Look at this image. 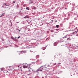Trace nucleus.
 Instances as JSON below:
<instances>
[{
    "label": "nucleus",
    "instance_id": "1",
    "mask_svg": "<svg viewBox=\"0 0 78 78\" xmlns=\"http://www.w3.org/2000/svg\"><path fill=\"white\" fill-rule=\"evenodd\" d=\"M74 47L72 48H70V47H68V48L69 50V51L71 53H73V52H75L77 51V50H76V49L75 48V47H78V45L76 44H74Z\"/></svg>",
    "mask_w": 78,
    "mask_h": 78
},
{
    "label": "nucleus",
    "instance_id": "2",
    "mask_svg": "<svg viewBox=\"0 0 78 78\" xmlns=\"http://www.w3.org/2000/svg\"><path fill=\"white\" fill-rule=\"evenodd\" d=\"M42 67H43V66L40 67L39 69H38L36 71V72H39V71H40V72L42 71V69H43V68H42Z\"/></svg>",
    "mask_w": 78,
    "mask_h": 78
},
{
    "label": "nucleus",
    "instance_id": "3",
    "mask_svg": "<svg viewBox=\"0 0 78 78\" xmlns=\"http://www.w3.org/2000/svg\"><path fill=\"white\" fill-rule=\"evenodd\" d=\"M41 60H38L37 61V62L38 64H40L41 63Z\"/></svg>",
    "mask_w": 78,
    "mask_h": 78
},
{
    "label": "nucleus",
    "instance_id": "4",
    "mask_svg": "<svg viewBox=\"0 0 78 78\" xmlns=\"http://www.w3.org/2000/svg\"><path fill=\"white\" fill-rule=\"evenodd\" d=\"M58 44V42L57 41L56 42H55L54 43V46H56V45H57V44Z\"/></svg>",
    "mask_w": 78,
    "mask_h": 78
},
{
    "label": "nucleus",
    "instance_id": "5",
    "mask_svg": "<svg viewBox=\"0 0 78 78\" xmlns=\"http://www.w3.org/2000/svg\"><path fill=\"white\" fill-rule=\"evenodd\" d=\"M5 13H3L2 14V15H0V17H3L4 16H5Z\"/></svg>",
    "mask_w": 78,
    "mask_h": 78
},
{
    "label": "nucleus",
    "instance_id": "6",
    "mask_svg": "<svg viewBox=\"0 0 78 78\" xmlns=\"http://www.w3.org/2000/svg\"><path fill=\"white\" fill-rule=\"evenodd\" d=\"M4 5H5V6H9V5L7 3H5L3 4Z\"/></svg>",
    "mask_w": 78,
    "mask_h": 78
},
{
    "label": "nucleus",
    "instance_id": "7",
    "mask_svg": "<svg viewBox=\"0 0 78 78\" xmlns=\"http://www.w3.org/2000/svg\"><path fill=\"white\" fill-rule=\"evenodd\" d=\"M30 17L28 16V15H27L25 16V17H24V19H28V18H29Z\"/></svg>",
    "mask_w": 78,
    "mask_h": 78
},
{
    "label": "nucleus",
    "instance_id": "8",
    "mask_svg": "<svg viewBox=\"0 0 78 78\" xmlns=\"http://www.w3.org/2000/svg\"><path fill=\"white\" fill-rule=\"evenodd\" d=\"M29 72H32V71H33V69L31 68H29Z\"/></svg>",
    "mask_w": 78,
    "mask_h": 78
},
{
    "label": "nucleus",
    "instance_id": "9",
    "mask_svg": "<svg viewBox=\"0 0 78 78\" xmlns=\"http://www.w3.org/2000/svg\"><path fill=\"white\" fill-rule=\"evenodd\" d=\"M23 68H24V69H25V68H27V66H25L24 65L23 66Z\"/></svg>",
    "mask_w": 78,
    "mask_h": 78
},
{
    "label": "nucleus",
    "instance_id": "10",
    "mask_svg": "<svg viewBox=\"0 0 78 78\" xmlns=\"http://www.w3.org/2000/svg\"><path fill=\"white\" fill-rule=\"evenodd\" d=\"M77 33V32L76 31H75L74 32L72 33V34H76Z\"/></svg>",
    "mask_w": 78,
    "mask_h": 78
},
{
    "label": "nucleus",
    "instance_id": "11",
    "mask_svg": "<svg viewBox=\"0 0 78 78\" xmlns=\"http://www.w3.org/2000/svg\"><path fill=\"white\" fill-rule=\"evenodd\" d=\"M14 41L16 42H18V40L17 39H14Z\"/></svg>",
    "mask_w": 78,
    "mask_h": 78
},
{
    "label": "nucleus",
    "instance_id": "12",
    "mask_svg": "<svg viewBox=\"0 0 78 78\" xmlns=\"http://www.w3.org/2000/svg\"><path fill=\"white\" fill-rule=\"evenodd\" d=\"M61 42H63L64 44H66V41H61Z\"/></svg>",
    "mask_w": 78,
    "mask_h": 78
},
{
    "label": "nucleus",
    "instance_id": "13",
    "mask_svg": "<svg viewBox=\"0 0 78 78\" xmlns=\"http://www.w3.org/2000/svg\"><path fill=\"white\" fill-rule=\"evenodd\" d=\"M43 50H44L46 48L44 47H42Z\"/></svg>",
    "mask_w": 78,
    "mask_h": 78
},
{
    "label": "nucleus",
    "instance_id": "14",
    "mask_svg": "<svg viewBox=\"0 0 78 78\" xmlns=\"http://www.w3.org/2000/svg\"><path fill=\"white\" fill-rule=\"evenodd\" d=\"M26 9H27L28 11H29V10H30V8H29V7H27Z\"/></svg>",
    "mask_w": 78,
    "mask_h": 78
},
{
    "label": "nucleus",
    "instance_id": "15",
    "mask_svg": "<svg viewBox=\"0 0 78 78\" xmlns=\"http://www.w3.org/2000/svg\"><path fill=\"white\" fill-rule=\"evenodd\" d=\"M69 18H65L64 19V20H69Z\"/></svg>",
    "mask_w": 78,
    "mask_h": 78
},
{
    "label": "nucleus",
    "instance_id": "16",
    "mask_svg": "<svg viewBox=\"0 0 78 78\" xmlns=\"http://www.w3.org/2000/svg\"><path fill=\"white\" fill-rule=\"evenodd\" d=\"M16 8H19V4H17L16 5Z\"/></svg>",
    "mask_w": 78,
    "mask_h": 78
},
{
    "label": "nucleus",
    "instance_id": "17",
    "mask_svg": "<svg viewBox=\"0 0 78 78\" xmlns=\"http://www.w3.org/2000/svg\"><path fill=\"white\" fill-rule=\"evenodd\" d=\"M73 6H75V3H73Z\"/></svg>",
    "mask_w": 78,
    "mask_h": 78
},
{
    "label": "nucleus",
    "instance_id": "18",
    "mask_svg": "<svg viewBox=\"0 0 78 78\" xmlns=\"http://www.w3.org/2000/svg\"><path fill=\"white\" fill-rule=\"evenodd\" d=\"M67 35H66L65 36L63 37V38H67Z\"/></svg>",
    "mask_w": 78,
    "mask_h": 78
},
{
    "label": "nucleus",
    "instance_id": "19",
    "mask_svg": "<svg viewBox=\"0 0 78 78\" xmlns=\"http://www.w3.org/2000/svg\"><path fill=\"white\" fill-rule=\"evenodd\" d=\"M76 29H77V27H76L75 28L74 30H72V31H75V30H76Z\"/></svg>",
    "mask_w": 78,
    "mask_h": 78
},
{
    "label": "nucleus",
    "instance_id": "20",
    "mask_svg": "<svg viewBox=\"0 0 78 78\" xmlns=\"http://www.w3.org/2000/svg\"><path fill=\"white\" fill-rule=\"evenodd\" d=\"M78 19V18L76 17L74 18V20H77Z\"/></svg>",
    "mask_w": 78,
    "mask_h": 78
},
{
    "label": "nucleus",
    "instance_id": "21",
    "mask_svg": "<svg viewBox=\"0 0 78 78\" xmlns=\"http://www.w3.org/2000/svg\"><path fill=\"white\" fill-rule=\"evenodd\" d=\"M23 53H26L27 52V51H22Z\"/></svg>",
    "mask_w": 78,
    "mask_h": 78
},
{
    "label": "nucleus",
    "instance_id": "22",
    "mask_svg": "<svg viewBox=\"0 0 78 78\" xmlns=\"http://www.w3.org/2000/svg\"><path fill=\"white\" fill-rule=\"evenodd\" d=\"M16 1H13V3H16Z\"/></svg>",
    "mask_w": 78,
    "mask_h": 78
},
{
    "label": "nucleus",
    "instance_id": "23",
    "mask_svg": "<svg viewBox=\"0 0 78 78\" xmlns=\"http://www.w3.org/2000/svg\"><path fill=\"white\" fill-rule=\"evenodd\" d=\"M20 8L21 9H20V11H22V10H23V9L22 8V7H21Z\"/></svg>",
    "mask_w": 78,
    "mask_h": 78
},
{
    "label": "nucleus",
    "instance_id": "24",
    "mask_svg": "<svg viewBox=\"0 0 78 78\" xmlns=\"http://www.w3.org/2000/svg\"><path fill=\"white\" fill-rule=\"evenodd\" d=\"M68 16H70V13H69V12L68 13Z\"/></svg>",
    "mask_w": 78,
    "mask_h": 78
},
{
    "label": "nucleus",
    "instance_id": "25",
    "mask_svg": "<svg viewBox=\"0 0 78 78\" xmlns=\"http://www.w3.org/2000/svg\"><path fill=\"white\" fill-rule=\"evenodd\" d=\"M56 27L57 28H58L59 27V25H56Z\"/></svg>",
    "mask_w": 78,
    "mask_h": 78
},
{
    "label": "nucleus",
    "instance_id": "26",
    "mask_svg": "<svg viewBox=\"0 0 78 78\" xmlns=\"http://www.w3.org/2000/svg\"><path fill=\"white\" fill-rule=\"evenodd\" d=\"M39 55H37L36 56V58H39Z\"/></svg>",
    "mask_w": 78,
    "mask_h": 78
},
{
    "label": "nucleus",
    "instance_id": "27",
    "mask_svg": "<svg viewBox=\"0 0 78 78\" xmlns=\"http://www.w3.org/2000/svg\"><path fill=\"white\" fill-rule=\"evenodd\" d=\"M75 27V26H74V25H73L72 26V28H74V27Z\"/></svg>",
    "mask_w": 78,
    "mask_h": 78
},
{
    "label": "nucleus",
    "instance_id": "28",
    "mask_svg": "<svg viewBox=\"0 0 78 78\" xmlns=\"http://www.w3.org/2000/svg\"><path fill=\"white\" fill-rule=\"evenodd\" d=\"M11 38L12 39H13V40H14V37H11Z\"/></svg>",
    "mask_w": 78,
    "mask_h": 78
},
{
    "label": "nucleus",
    "instance_id": "29",
    "mask_svg": "<svg viewBox=\"0 0 78 78\" xmlns=\"http://www.w3.org/2000/svg\"><path fill=\"white\" fill-rule=\"evenodd\" d=\"M33 51H34L30 50V52H33Z\"/></svg>",
    "mask_w": 78,
    "mask_h": 78
},
{
    "label": "nucleus",
    "instance_id": "30",
    "mask_svg": "<svg viewBox=\"0 0 78 78\" xmlns=\"http://www.w3.org/2000/svg\"><path fill=\"white\" fill-rule=\"evenodd\" d=\"M20 36H19V37H18L17 39H19V38H20Z\"/></svg>",
    "mask_w": 78,
    "mask_h": 78
},
{
    "label": "nucleus",
    "instance_id": "31",
    "mask_svg": "<svg viewBox=\"0 0 78 78\" xmlns=\"http://www.w3.org/2000/svg\"><path fill=\"white\" fill-rule=\"evenodd\" d=\"M69 39H70V38H67V40H68Z\"/></svg>",
    "mask_w": 78,
    "mask_h": 78
},
{
    "label": "nucleus",
    "instance_id": "32",
    "mask_svg": "<svg viewBox=\"0 0 78 78\" xmlns=\"http://www.w3.org/2000/svg\"><path fill=\"white\" fill-rule=\"evenodd\" d=\"M18 30L19 31H20V30L19 29H18Z\"/></svg>",
    "mask_w": 78,
    "mask_h": 78
},
{
    "label": "nucleus",
    "instance_id": "33",
    "mask_svg": "<svg viewBox=\"0 0 78 78\" xmlns=\"http://www.w3.org/2000/svg\"><path fill=\"white\" fill-rule=\"evenodd\" d=\"M76 36H78V34H76Z\"/></svg>",
    "mask_w": 78,
    "mask_h": 78
},
{
    "label": "nucleus",
    "instance_id": "34",
    "mask_svg": "<svg viewBox=\"0 0 78 78\" xmlns=\"http://www.w3.org/2000/svg\"><path fill=\"white\" fill-rule=\"evenodd\" d=\"M20 16H22V14H20Z\"/></svg>",
    "mask_w": 78,
    "mask_h": 78
},
{
    "label": "nucleus",
    "instance_id": "35",
    "mask_svg": "<svg viewBox=\"0 0 78 78\" xmlns=\"http://www.w3.org/2000/svg\"><path fill=\"white\" fill-rule=\"evenodd\" d=\"M47 24V25H48V24H49V23H48Z\"/></svg>",
    "mask_w": 78,
    "mask_h": 78
},
{
    "label": "nucleus",
    "instance_id": "36",
    "mask_svg": "<svg viewBox=\"0 0 78 78\" xmlns=\"http://www.w3.org/2000/svg\"><path fill=\"white\" fill-rule=\"evenodd\" d=\"M56 63H55V64H54V65H56Z\"/></svg>",
    "mask_w": 78,
    "mask_h": 78
},
{
    "label": "nucleus",
    "instance_id": "37",
    "mask_svg": "<svg viewBox=\"0 0 78 78\" xmlns=\"http://www.w3.org/2000/svg\"><path fill=\"white\" fill-rule=\"evenodd\" d=\"M61 64V63H58V64Z\"/></svg>",
    "mask_w": 78,
    "mask_h": 78
},
{
    "label": "nucleus",
    "instance_id": "38",
    "mask_svg": "<svg viewBox=\"0 0 78 78\" xmlns=\"http://www.w3.org/2000/svg\"><path fill=\"white\" fill-rule=\"evenodd\" d=\"M76 44H78V43L77 42V43H76Z\"/></svg>",
    "mask_w": 78,
    "mask_h": 78
},
{
    "label": "nucleus",
    "instance_id": "39",
    "mask_svg": "<svg viewBox=\"0 0 78 78\" xmlns=\"http://www.w3.org/2000/svg\"><path fill=\"white\" fill-rule=\"evenodd\" d=\"M55 22H57V20H55Z\"/></svg>",
    "mask_w": 78,
    "mask_h": 78
},
{
    "label": "nucleus",
    "instance_id": "40",
    "mask_svg": "<svg viewBox=\"0 0 78 78\" xmlns=\"http://www.w3.org/2000/svg\"><path fill=\"white\" fill-rule=\"evenodd\" d=\"M10 70H12V69H10Z\"/></svg>",
    "mask_w": 78,
    "mask_h": 78
},
{
    "label": "nucleus",
    "instance_id": "41",
    "mask_svg": "<svg viewBox=\"0 0 78 78\" xmlns=\"http://www.w3.org/2000/svg\"><path fill=\"white\" fill-rule=\"evenodd\" d=\"M1 70H2V68L1 69Z\"/></svg>",
    "mask_w": 78,
    "mask_h": 78
},
{
    "label": "nucleus",
    "instance_id": "42",
    "mask_svg": "<svg viewBox=\"0 0 78 78\" xmlns=\"http://www.w3.org/2000/svg\"><path fill=\"white\" fill-rule=\"evenodd\" d=\"M69 24H71L70 22L69 23Z\"/></svg>",
    "mask_w": 78,
    "mask_h": 78
},
{
    "label": "nucleus",
    "instance_id": "43",
    "mask_svg": "<svg viewBox=\"0 0 78 78\" xmlns=\"http://www.w3.org/2000/svg\"><path fill=\"white\" fill-rule=\"evenodd\" d=\"M0 51H1V50H0Z\"/></svg>",
    "mask_w": 78,
    "mask_h": 78
},
{
    "label": "nucleus",
    "instance_id": "44",
    "mask_svg": "<svg viewBox=\"0 0 78 78\" xmlns=\"http://www.w3.org/2000/svg\"><path fill=\"white\" fill-rule=\"evenodd\" d=\"M43 17V18H44V16Z\"/></svg>",
    "mask_w": 78,
    "mask_h": 78
},
{
    "label": "nucleus",
    "instance_id": "45",
    "mask_svg": "<svg viewBox=\"0 0 78 78\" xmlns=\"http://www.w3.org/2000/svg\"><path fill=\"white\" fill-rule=\"evenodd\" d=\"M18 67H19V66H18Z\"/></svg>",
    "mask_w": 78,
    "mask_h": 78
},
{
    "label": "nucleus",
    "instance_id": "46",
    "mask_svg": "<svg viewBox=\"0 0 78 78\" xmlns=\"http://www.w3.org/2000/svg\"><path fill=\"white\" fill-rule=\"evenodd\" d=\"M77 17H78V15L77 16Z\"/></svg>",
    "mask_w": 78,
    "mask_h": 78
},
{
    "label": "nucleus",
    "instance_id": "47",
    "mask_svg": "<svg viewBox=\"0 0 78 78\" xmlns=\"http://www.w3.org/2000/svg\"><path fill=\"white\" fill-rule=\"evenodd\" d=\"M48 66H50V65H48Z\"/></svg>",
    "mask_w": 78,
    "mask_h": 78
},
{
    "label": "nucleus",
    "instance_id": "48",
    "mask_svg": "<svg viewBox=\"0 0 78 78\" xmlns=\"http://www.w3.org/2000/svg\"><path fill=\"white\" fill-rule=\"evenodd\" d=\"M19 55H20V54H19Z\"/></svg>",
    "mask_w": 78,
    "mask_h": 78
},
{
    "label": "nucleus",
    "instance_id": "49",
    "mask_svg": "<svg viewBox=\"0 0 78 78\" xmlns=\"http://www.w3.org/2000/svg\"><path fill=\"white\" fill-rule=\"evenodd\" d=\"M51 21H53V20H51Z\"/></svg>",
    "mask_w": 78,
    "mask_h": 78
},
{
    "label": "nucleus",
    "instance_id": "50",
    "mask_svg": "<svg viewBox=\"0 0 78 78\" xmlns=\"http://www.w3.org/2000/svg\"><path fill=\"white\" fill-rule=\"evenodd\" d=\"M5 8H6V7H5Z\"/></svg>",
    "mask_w": 78,
    "mask_h": 78
},
{
    "label": "nucleus",
    "instance_id": "51",
    "mask_svg": "<svg viewBox=\"0 0 78 78\" xmlns=\"http://www.w3.org/2000/svg\"><path fill=\"white\" fill-rule=\"evenodd\" d=\"M15 38H16V37H15Z\"/></svg>",
    "mask_w": 78,
    "mask_h": 78
},
{
    "label": "nucleus",
    "instance_id": "52",
    "mask_svg": "<svg viewBox=\"0 0 78 78\" xmlns=\"http://www.w3.org/2000/svg\"><path fill=\"white\" fill-rule=\"evenodd\" d=\"M24 64V63H23V64Z\"/></svg>",
    "mask_w": 78,
    "mask_h": 78
},
{
    "label": "nucleus",
    "instance_id": "53",
    "mask_svg": "<svg viewBox=\"0 0 78 78\" xmlns=\"http://www.w3.org/2000/svg\"><path fill=\"white\" fill-rule=\"evenodd\" d=\"M1 71H0V72H1Z\"/></svg>",
    "mask_w": 78,
    "mask_h": 78
},
{
    "label": "nucleus",
    "instance_id": "54",
    "mask_svg": "<svg viewBox=\"0 0 78 78\" xmlns=\"http://www.w3.org/2000/svg\"><path fill=\"white\" fill-rule=\"evenodd\" d=\"M71 76H72V75H71Z\"/></svg>",
    "mask_w": 78,
    "mask_h": 78
},
{
    "label": "nucleus",
    "instance_id": "55",
    "mask_svg": "<svg viewBox=\"0 0 78 78\" xmlns=\"http://www.w3.org/2000/svg\"><path fill=\"white\" fill-rule=\"evenodd\" d=\"M46 47H47V46H46Z\"/></svg>",
    "mask_w": 78,
    "mask_h": 78
}]
</instances>
